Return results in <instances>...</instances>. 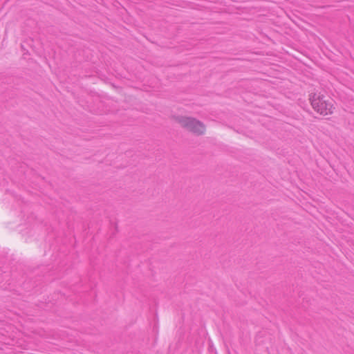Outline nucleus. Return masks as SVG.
I'll return each instance as SVG.
<instances>
[{
  "instance_id": "1",
  "label": "nucleus",
  "mask_w": 354,
  "mask_h": 354,
  "mask_svg": "<svg viewBox=\"0 0 354 354\" xmlns=\"http://www.w3.org/2000/svg\"><path fill=\"white\" fill-rule=\"evenodd\" d=\"M309 102L314 111L322 117L327 118L335 112L334 100L321 91L311 93L309 95Z\"/></svg>"
},
{
  "instance_id": "2",
  "label": "nucleus",
  "mask_w": 354,
  "mask_h": 354,
  "mask_svg": "<svg viewBox=\"0 0 354 354\" xmlns=\"http://www.w3.org/2000/svg\"><path fill=\"white\" fill-rule=\"evenodd\" d=\"M173 119L178 122L182 127L188 130L192 124L200 126V121L195 118L187 117L185 115H176L173 116Z\"/></svg>"
},
{
  "instance_id": "3",
  "label": "nucleus",
  "mask_w": 354,
  "mask_h": 354,
  "mask_svg": "<svg viewBox=\"0 0 354 354\" xmlns=\"http://www.w3.org/2000/svg\"><path fill=\"white\" fill-rule=\"evenodd\" d=\"M206 128L205 126L200 122V126L196 124H192L190 128L188 129V131L192 132L193 133L197 135L203 134L205 132Z\"/></svg>"
}]
</instances>
